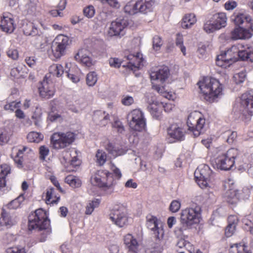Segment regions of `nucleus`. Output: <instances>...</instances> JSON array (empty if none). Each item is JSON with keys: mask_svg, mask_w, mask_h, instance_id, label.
Wrapping results in <instances>:
<instances>
[{"mask_svg": "<svg viewBox=\"0 0 253 253\" xmlns=\"http://www.w3.org/2000/svg\"><path fill=\"white\" fill-rule=\"evenodd\" d=\"M240 58L242 60L253 62V47L241 44L233 45L216 57V65L226 68Z\"/></svg>", "mask_w": 253, "mask_h": 253, "instance_id": "obj_1", "label": "nucleus"}, {"mask_svg": "<svg viewBox=\"0 0 253 253\" xmlns=\"http://www.w3.org/2000/svg\"><path fill=\"white\" fill-rule=\"evenodd\" d=\"M146 225L151 231V234L158 240V242L153 243L150 247L146 250L145 253H161L163 249L160 241L163 238L164 235L163 223L157 217L148 214L146 216Z\"/></svg>", "mask_w": 253, "mask_h": 253, "instance_id": "obj_2", "label": "nucleus"}, {"mask_svg": "<svg viewBox=\"0 0 253 253\" xmlns=\"http://www.w3.org/2000/svg\"><path fill=\"white\" fill-rule=\"evenodd\" d=\"M198 84L203 97L209 102L216 101L222 94V85L214 78H204Z\"/></svg>", "mask_w": 253, "mask_h": 253, "instance_id": "obj_3", "label": "nucleus"}, {"mask_svg": "<svg viewBox=\"0 0 253 253\" xmlns=\"http://www.w3.org/2000/svg\"><path fill=\"white\" fill-rule=\"evenodd\" d=\"M92 184L98 186L106 195H111L114 192L115 183L112 174L106 170L97 171L91 178Z\"/></svg>", "mask_w": 253, "mask_h": 253, "instance_id": "obj_4", "label": "nucleus"}, {"mask_svg": "<svg viewBox=\"0 0 253 253\" xmlns=\"http://www.w3.org/2000/svg\"><path fill=\"white\" fill-rule=\"evenodd\" d=\"M201 208L199 206L187 208L180 212L181 227H177L176 229L180 232L190 228L194 224L200 222Z\"/></svg>", "mask_w": 253, "mask_h": 253, "instance_id": "obj_5", "label": "nucleus"}, {"mask_svg": "<svg viewBox=\"0 0 253 253\" xmlns=\"http://www.w3.org/2000/svg\"><path fill=\"white\" fill-rule=\"evenodd\" d=\"M50 221L47 218L46 213L42 209L35 211L34 213L30 215L29 217V229L33 230L38 229L39 230H44L46 234H49V229Z\"/></svg>", "mask_w": 253, "mask_h": 253, "instance_id": "obj_6", "label": "nucleus"}, {"mask_svg": "<svg viewBox=\"0 0 253 253\" xmlns=\"http://www.w3.org/2000/svg\"><path fill=\"white\" fill-rule=\"evenodd\" d=\"M239 152L236 148H231L228 151L220 153L215 159V163L218 169L224 170L230 169L235 164V159Z\"/></svg>", "mask_w": 253, "mask_h": 253, "instance_id": "obj_7", "label": "nucleus"}, {"mask_svg": "<svg viewBox=\"0 0 253 253\" xmlns=\"http://www.w3.org/2000/svg\"><path fill=\"white\" fill-rule=\"evenodd\" d=\"M235 111L247 118L253 115V94L245 92L236 101L234 106Z\"/></svg>", "mask_w": 253, "mask_h": 253, "instance_id": "obj_8", "label": "nucleus"}, {"mask_svg": "<svg viewBox=\"0 0 253 253\" xmlns=\"http://www.w3.org/2000/svg\"><path fill=\"white\" fill-rule=\"evenodd\" d=\"M75 139V134L72 132H56L50 136V145L53 149L60 150L70 145Z\"/></svg>", "mask_w": 253, "mask_h": 253, "instance_id": "obj_9", "label": "nucleus"}, {"mask_svg": "<svg viewBox=\"0 0 253 253\" xmlns=\"http://www.w3.org/2000/svg\"><path fill=\"white\" fill-rule=\"evenodd\" d=\"M187 125L188 129L193 132L195 137L199 136L206 130L205 119L201 117L198 112L195 111L189 115Z\"/></svg>", "mask_w": 253, "mask_h": 253, "instance_id": "obj_10", "label": "nucleus"}, {"mask_svg": "<svg viewBox=\"0 0 253 253\" xmlns=\"http://www.w3.org/2000/svg\"><path fill=\"white\" fill-rule=\"evenodd\" d=\"M194 175L197 184L201 188L210 187L213 173L208 165H200L196 169Z\"/></svg>", "mask_w": 253, "mask_h": 253, "instance_id": "obj_11", "label": "nucleus"}, {"mask_svg": "<svg viewBox=\"0 0 253 253\" xmlns=\"http://www.w3.org/2000/svg\"><path fill=\"white\" fill-rule=\"evenodd\" d=\"M169 74V69L167 66L161 67L158 70L153 71L150 74V78L152 81L153 87L158 92L163 94L165 92V88L163 84L168 78Z\"/></svg>", "mask_w": 253, "mask_h": 253, "instance_id": "obj_12", "label": "nucleus"}, {"mask_svg": "<svg viewBox=\"0 0 253 253\" xmlns=\"http://www.w3.org/2000/svg\"><path fill=\"white\" fill-rule=\"evenodd\" d=\"M130 129L135 131L141 132L145 130L146 123L144 113L140 109H134L127 117Z\"/></svg>", "mask_w": 253, "mask_h": 253, "instance_id": "obj_13", "label": "nucleus"}, {"mask_svg": "<svg viewBox=\"0 0 253 253\" xmlns=\"http://www.w3.org/2000/svg\"><path fill=\"white\" fill-rule=\"evenodd\" d=\"M71 43V41L68 36L62 34L57 36L53 43L52 52L54 57L58 59L64 55Z\"/></svg>", "mask_w": 253, "mask_h": 253, "instance_id": "obj_14", "label": "nucleus"}, {"mask_svg": "<svg viewBox=\"0 0 253 253\" xmlns=\"http://www.w3.org/2000/svg\"><path fill=\"white\" fill-rule=\"evenodd\" d=\"M112 222L119 227H124L128 224L126 210L123 206L115 208L110 214Z\"/></svg>", "mask_w": 253, "mask_h": 253, "instance_id": "obj_15", "label": "nucleus"}, {"mask_svg": "<svg viewBox=\"0 0 253 253\" xmlns=\"http://www.w3.org/2000/svg\"><path fill=\"white\" fill-rule=\"evenodd\" d=\"M128 25V22L126 18H118L111 22L108 34L111 37L123 36Z\"/></svg>", "mask_w": 253, "mask_h": 253, "instance_id": "obj_16", "label": "nucleus"}, {"mask_svg": "<svg viewBox=\"0 0 253 253\" xmlns=\"http://www.w3.org/2000/svg\"><path fill=\"white\" fill-rule=\"evenodd\" d=\"M49 78L45 76L38 86L40 96L47 99L53 97L55 92L54 84Z\"/></svg>", "mask_w": 253, "mask_h": 253, "instance_id": "obj_17", "label": "nucleus"}, {"mask_svg": "<svg viewBox=\"0 0 253 253\" xmlns=\"http://www.w3.org/2000/svg\"><path fill=\"white\" fill-rule=\"evenodd\" d=\"M234 181L229 179L224 182V188L226 192L225 198L228 203L231 204H236L240 200L238 191L235 189Z\"/></svg>", "mask_w": 253, "mask_h": 253, "instance_id": "obj_18", "label": "nucleus"}, {"mask_svg": "<svg viewBox=\"0 0 253 253\" xmlns=\"http://www.w3.org/2000/svg\"><path fill=\"white\" fill-rule=\"evenodd\" d=\"M128 61L126 64H123L124 67H127L132 71H136L144 65V59L142 54L137 53L136 54H129L125 57Z\"/></svg>", "mask_w": 253, "mask_h": 253, "instance_id": "obj_19", "label": "nucleus"}, {"mask_svg": "<svg viewBox=\"0 0 253 253\" xmlns=\"http://www.w3.org/2000/svg\"><path fill=\"white\" fill-rule=\"evenodd\" d=\"M0 28L5 32L11 33L15 29V26L11 16L4 14L0 16Z\"/></svg>", "mask_w": 253, "mask_h": 253, "instance_id": "obj_20", "label": "nucleus"}, {"mask_svg": "<svg viewBox=\"0 0 253 253\" xmlns=\"http://www.w3.org/2000/svg\"><path fill=\"white\" fill-rule=\"evenodd\" d=\"M89 55L90 53L87 50L81 49L75 55V58L83 65L89 67L93 64L92 59Z\"/></svg>", "mask_w": 253, "mask_h": 253, "instance_id": "obj_21", "label": "nucleus"}, {"mask_svg": "<svg viewBox=\"0 0 253 253\" xmlns=\"http://www.w3.org/2000/svg\"><path fill=\"white\" fill-rule=\"evenodd\" d=\"M252 35L248 29L241 27H236L231 32V38L234 40L249 39Z\"/></svg>", "mask_w": 253, "mask_h": 253, "instance_id": "obj_22", "label": "nucleus"}, {"mask_svg": "<svg viewBox=\"0 0 253 253\" xmlns=\"http://www.w3.org/2000/svg\"><path fill=\"white\" fill-rule=\"evenodd\" d=\"M124 243L129 252L141 253L139 251L140 245L131 234H127L124 237Z\"/></svg>", "mask_w": 253, "mask_h": 253, "instance_id": "obj_23", "label": "nucleus"}, {"mask_svg": "<svg viewBox=\"0 0 253 253\" xmlns=\"http://www.w3.org/2000/svg\"><path fill=\"white\" fill-rule=\"evenodd\" d=\"M169 135L176 140L181 141L184 138V132L183 129L176 124L171 125L168 129Z\"/></svg>", "mask_w": 253, "mask_h": 253, "instance_id": "obj_24", "label": "nucleus"}, {"mask_svg": "<svg viewBox=\"0 0 253 253\" xmlns=\"http://www.w3.org/2000/svg\"><path fill=\"white\" fill-rule=\"evenodd\" d=\"M93 120L97 125L105 126L109 122V115L105 111H96L93 114Z\"/></svg>", "mask_w": 253, "mask_h": 253, "instance_id": "obj_25", "label": "nucleus"}, {"mask_svg": "<svg viewBox=\"0 0 253 253\" xmlns=\"http://www.w3.org/2000/svg\"><path fill=\"white\" fill-rule=\"evenodd\" d=\"M213 22L217 27L218 30L225 27L227 24V16L225 13L220 12L215 13L212 16Z\"/></svg>", "mask_w": 253, "mask_h": 253, "instance_id": "obj_26", "label": "nucleus"}, {"mask_svg": "<svg viewBox=\"0 0 253 253\" xmlns=\"http://www.w3.org/2000/svg\"><path fill=\"white\" fill-rule=\"evenodd\" d=\"M149 111L153 118L159 119L162 115V103L158 102H153L148 106Z\"/></svg>", "mask_w": 253, "mask_h": 253, "instance_id": "obj_27", "label": "nucleus"}, {"mask_svg": "<svg viewBox=\"0 0 253 253\" xmlns=\"http://www.w3.org/2000/svg\"><path fill=\"white\" fill-rule=\"evenodd\" d=\"M13 134L12 130L9 127L0 128V145H4L9 142Z\"/></svg>", "mask_w": 253, "mask_h": 253, "instance_id": "obj_28", "label": "nucleus"}, {"mask_svg": "<svg viewBox=\"0 0 253 253\" xmlns=\"http://www.w3.org/2000/svg\"><path fill=\"white\" fill-rule=\"evenodd\" d=\"M232 19L237 25L242 24L245 21L250 24L252 22L251 16L245 12L235 13L232 16Z\"/></svg>", "mask_w": 253, "mask_h": 253, "instance_id": "obj_29", "label": "nucleus"}, {"mask_svg": "<svg viewBox=\"0 0 253 253\" xmlns=\"http://www.w3.org/2000/svg\"><path fill=\"white\" fill-rule=\"evenodd\" d=\"M138 3H139V12L146 13L152 10L154 1L153 0H142L138 1Z\"/></svg>", "mask_w": 253, "mask_h": 253, "instance_id": "obj_30", "label": "nucleus"}, {"mask_svg": "<svg viewBox=\"0 0 253 253\" xmlns=\"http://www.w3.org/2000/svg\"><path fill=\"white\" fill-rule=\"evenodd\" d=\"M24 34L26 36L40 37L42 32L39 30L38 27L34 23H30L27 25L24 30Z\"/></svg>", "mask_w": 253, "mask_h": 253, "instance_id": "obj_31", "label": "nucleus"}, {"mask_svg": "<svg viewBox=\"0 0 253 253\" xmlns=\"http://www.w3.org/2000/svg\"><path fill=\"white\" fill-rule=\"evenodd\" d=\"M54 188H48L46 190L45 199L47 204L53 205L56 204L60 200V197L55 195Z\"/></svg>", "mask_w": 253, "mask_h": 253, "instance_id": "obj_32", "label": "nucleus"}, {"mask_svg": "<svg viewBox=\"0 0 253 253\" xmlns=\"http://www.w3.org/2000/svg\"><path fill=\"white\" fill-rule=\"evenodd\" d=\"M197 21L196 16L193 13L186 14L183 18L181 22V27L183 29L190 28Z\"/></svg>", "mask_w": 253, "mask_h": 253, "instance_id": "obj_33", "label": "nucleus"}, {"mask_svg": "<svg viewBox=\"0 0 253 253\" xmlns=\"http://www.w3.org/2000/svg\"><path fill=\"white\" fill-rule=\"evenodd\" d=\"M16 220L13 219L9 213L2 211L1 216L0 218V224L2 226H5L7 228L10 227L16 223Z\"/></svg>", "mask_w": 253, "mask_h": 253, "instance_id": "obj_34", "label": "nucleus"}, {"mask_svg": "<svg viewBox=\"0 0 253 253\" xmlns=\"http://www.w3.org/2000/svg\"><path fill=\"white\" fill-rule=\"evenodd\" d=\"M37 0H29L24 6V11L27 14L35 15L38 11Z\"/></svg>", "mask_w": 253, "mask_h": 253, "instance_id": "obj_35", "label": "nucleus"}, {"mask_svg": "<svg viewBox=\"0 0 253 253\" xmlns=\"http://www.w3.org/2000/svg\"><path fill=\"white\" fill-rule=\"evenodd\" d=\"M138 5V1H130L124 7V11L129 15H133L139 12Z\"/></svg>", "mask_w": 253, "mask_h": 253, "instance_id": "obj_36", "label": "nucleus"}, {"mask_svg": "<svg viewBox=\"0 0 253 253\" xmlns=\"http://www.w3.org/2000/svg\"><path fill=\"white\" fill-rule=\"evenodd\" d=\"M229 252L230 253H252L245 244L241 243L231 245Z\"/></svg>", "mask_w": 253, "mask_h": 253, "instance_id": "obj_37", "label": "nucleus"}, {"mask_svg": "<svg viewBox=\"0 0 253 253\" xmlns=\"http://www.w3.org/2000/svg\"><path fill=\"white\" fill-rule=\"evenodd\" d=\"M49 73L53 77H60L64 73L63 67L61 64H53L49 67Z\"/></svg>", "mask_w": 253, "mask_h": 253, "instance_id": "obj_38", "label": "nucleus"}, {"mask_svg": "<svg viewBox=\"0 0 253 253\" xmlns=\"http://www.w3.org/2000/svg\"><path fill=\"white\" fill-rule=\"evenodd\" d=\"M105 149L113 157H116L118 156H120L123 154L121 150H119L114 145L107 141L106 144L104 145Z\"/></svg>", "mask_w": 253, "mask_h": 253, "instance_id": "obj_39", "label": "nucleus"}, {"mask_svg": "<svg viewBox=\"0 0 253 253\" xmlns=\"http://www.w3.org/2000/svg\"><path fill=\"white\" fill-rule=\"evenodd\" d=\"M107 160L106 153L102 150H98L95 154V161L99 166L104 165Z\"/></svg>", "mask_w": 253, "mask_h": 253, "instance_id": "obj_40", "label": "nucleus"}, {"mask_svg": "<svg viewBox=\"0 0 253 253\" xmlns=\"http://www.w3.org/2000/svg\"><path fill=\"white\" fill-rule=\"evenodd\" d=\"M71 156V150L70 151L67 150L63 151L59 155V159L61 164L65 167L68 166Z\"/></svg>", "mask_w": 253, "mask_h": 253, "instance_id": "obj_41", "label": "nucleus"}, {"mask_svg": "<svg viewBox=\"0 0 253 253\" xmlns=\"http://www.w3.org/2000/svg\"><path fill=\"white\" fill-rule=\"evenodd\" d=\"M177 246L180 248H182V246H183L186 251V252L185 251H178L179 253H186V252L193 253L194 252V249L191 243L184 240L179 241L178 242Z\"/></svg>", "mask_w": 253, "mask_h": 253, "instance_id": "obj_42", "label": "nucleus"}, {"mask_svg": "<svg viewBox=\"0 0 253 253\" xmlns=\"http://www.w3.org/2000/svg\"><path fill=\"white\" fill-rule=\"evenodd\" d=\"M100 203V200L97 199H93L89 202L86 206L85 213L87 215L91 214L94 210L99 206Z\"/></svg>", "mask_w": 253, "mask_h": 253, "instance_id": "obj_43", "label": "nucleus"}, {"mask_svg": "<svg viewBox=\"0 0 253 253\" xmlns=\"http://www.w3.org/2000/svg\"><path fill=\"white\" fill-rule=\"evenodd\" d=\"M65 182L73 188L79 187L81 185V181L77 177L70 175L65 178Z\"/></svg>", "mask_w": 253, "mask_h": 253, "instance_id": "obj_44", "label": "nucleus"}, {"mask_svg": "<svg viewBox=\"0 0 253 253\" xmlns=\"http://www.w3.org/2000/svg\"><path fill=\"white\" fill-rule=\"evenodd\" d=\"M43 138V135L39 132L32 131L29 133L27 135V138L30 142L39 143Z\"/></svg>", "mask_w": 253, "mask_h": 253, "instance_id": "obj_45", "label": "nucleus"}, {"mask_svg": "<svg viewBox=\"0 0 253 253\" xmlns=\"http://www.w3.org/2000/svg\"><path fill=\"white\" fill-rule=\"evenodd\" d=\"M212 17L207 20L204 25V29L207 33H211L217 30L218 29L214 22H213Z\"/></svg>", "mask_w": 253, "mask_h": 253, "instance_id": "obj_46", "label": "nucleus"}, {"mask_svg": "<svg viewBox=\"0 0 253 253\" xmlns=\"http://www.w3.org/2000/svg\"><path fill=\"white\" fill-rule=\"evenodd\" d=\"M97 80V75L94 72H90L86 75V84L89 86H94L96 83Z\"/></svg>", "mask_w": 253, "mask_h": 253, "instance_id": "obj_47", "label": "nucleus"}, {"mask_svg": "<svg viewBox=\"0 0 253 253\" xmlns=\"http://www.w3.org/2000/svg\"><path fill=\"white\" fill-rule=\"evenodd\" d=\"M27 149L26 147H24L22 150H18L16 152V155L13 156V160L18 167H21L23 162V153Z\"/></svg>", "mask_w": 253, "mask_h": 253, "instance_id": "obj_48", "label": "nucleus"}, {"mask_svg": "<svg viewBox=\"0 0 253 253\" xmlns=\"http://www.w3.org/2000/svg\"><path fill=\"white\" fill-rule=\"evenodd\" d=\"M24 195L21 194L17 198L11 201V202L8 204V207L9 209H16L18 208L22 203L24 201Z\"/></svg>", "mask_w": 253, "mask_h": 253, "instance_id": "obj_49", "label": "nucleus"}, {"mask_svg": "<svg viewBox=\"0 0 253 253\" xmlns=\"http://www.w3.org/2000/svg\"><path fill=\"white\" fill-rule=\"evenodd\" d=\"M22 70L23 66L19 65L11 69L10 74L15 78H19L24 76V72Z\"/></svg>", "mask_w": 253, "mask_h": 253, "instance_id": "obj_50", "label": "nucleus"}, {"mask_svg": "<svg viewBox=\"0 0 253 253\" xmlns=\"http://www.w3.org/2000/svg\"><path fill=\"white\" fill-rule=\"evenodd\" d=\"M163 44L162 38L159 36H155L153 39V47L156 51L159 50Z\"/></svg>", "mask_w": 253, "mask_h": 253, "instance_id": "obj_51", "label": "nucleus"}, {"mask_svg": "<svg viewBox=\"0 0 253 253\" xmlns=\"http://www.w3.org/2000/svg\"><path fill=\"white\" fill-rule=\"evenodd\" d=\"M72 159H70L69 164L73 167H76L80 166L81 164L80 160L77 158V151L75 150H72Z\"/></svg>", "mask_w": 253, "mask_h": 253, "instance_id": "obj_52", "label": "nucleus"}, {"mask_svg": "<svg viewBox=\"0 0 253 253\" xmlns=\"http://www.w3.org/2000/svg\"><path fill=\"white\" fill-rule=\"evenodd\" d=\"M134 102V98L129 95H123L121 99V103L126 106H130Z\"/></svg>", "mask_w": 253, "mask_h": 253, "instance_id": "obj_53", "label": "nucleus"}, {"mask_svg": "<svg viewBox=\"0 0 253 253\" xmlns=\"http://www.w3.org/2000/svg\"><path fill=\"white\" fill-rule=\"evenodd\" d=\"M246 77L245 72H241L238 74H236L233 76V80L236 84H240L243 83Z\"/></svg>", "mask_w": 253, "mask_h": 253, "instance_id": "obj_54", "label": "nucleus"}, {"mask_svg": "<svg viewBox=\"0 0 253 253\" xmlns=\"http://www.w3.org/2000/svg\"><path fill=\"white\" fill-rule=\"evenodd\" d=\"M49 153V150L47 146L42 145L39 148L40 159L41 160H45V158L48 155Z\"/></svg>", "mask_w": 253, "mask_h": 253, "instance_id": "obj_55", "label": "nucleus"}, {"mask_svg": "<svg viewBox=\"0 0 253 253\" xmlns=\"http://www.w3.org/2000/svg\"><path fill=\"white\" fill-rule=\"evenodd\" d=\"M10 167L7 164H3L0 166V177H5L10 173Z\"/></svg>", "mask_w": 253, "mask_h": 253, "instance_id": "obj_56", "label": "nucleus"}, {"mask_svg": "<svg viewBox=\"0 0 253 253\" xmlns=\"http://www.w3.org/2000/svg\"><path fill=\"white\" fill-rule=\"evenodd\" d=\"M181 207V203L179 200H173L169 206V209L172 212H176Z\"/></svg>", "mask_w": 253, "mask_h": 253, "instance_id": "obj_57", "label": "nucleus"}, {"mask_svg": "<svg viewBox=\"0 0 253 253\" xmlns=\"http://www.w3.org/2000/svg\"><path fill=\"white\" fill-rule=\"evenodd\" d=\"M84 14L87 18L92 17L95 14V9L92 5H89L84 9Z\"/></svg>", "mask_w": 253, "mask_h": 253, "instance_id": "obj_58", "label": "nucleus"}, {"mask_svg": "<svg viewBox=\"0 0 253 253\" xmlns=\"http://www.w3.org/2000/svg\"><path fill=\"white\" fill-rule=\"evenodd\" d=\"M62 119V117L60 114L53 112H50L47 117V120L51 122L60 121Z\"/></svg>", "mask_w": 253, "mask_h": 253, "instance_id": "obj_59", "label": "nucleus"}, {"mask_svg": "<svg viewBox=\"0 0 253 253\" xmlns=\"http://www.w3.org/2000/svg\"><path fill=\"white\" fill-rule=\"evenodd\" d=\"M8 57L13 60H17L19 57L18 50L14 48H10L6 52Z\"/></svg>", "mask_w": 253, "mask_h": 253, "instance_id": "obj_60", "label": "nucleus"}, {"mask_svg": "<svg viewBox=\"0 0 253 253\" xmlns=\"http://www.w3.org/2000/svg\"><path fill=\"white\" fill-rule=\"evenodd\" d=\"M20 104V102L12 101L9 103L6 104L4 106V108L6 110L13 111L15 109L19 107Z\"/></svg>", "mask_w": 253, "mask_h": 253, "instance_id": "obj_61", "label": "nucleus"}, {"mask_svg": "<svg viewBox=\"0 0 253 253\" xmlns=\"http://www.w3.org/2000/svg\"><path fill=\"white\" fill-rule=\"evenodd\" d=\"M5 253H26V252L24 248L16 246L7 249Z\"/></svg>", "mask_w": 253, "mask_h": 253, "instance_id": "obj_62", "label": "nucleus"}, {"mask_svg": "<svg viewBox=\"0 0 253 253\" xmlns=\"http://www.w3.org/2000/svg\"><path fill=\"white\" fill-rule=\"evenodd\" d=\"M110 65L114 68H119L123 64L119 59L117 58H111L109 60Z\"/></svg>", "mask_w": 253, "mask_h": 253, "instance_id": "obj_63", "label": "nucleus"}, {"mask_svg": "<svg viewBox=\"0 0 253 253\" xmlns=\"http://www.w3.org/2000/svg\"><path fill=\"white\" fill-rule=\"evenodd\" d=\"M237 6V3L234 0H229L224 4V8L226 10H232Z\"/></svg>", "mask_w": 253, "mask_h": 253, "instance_id": "obj_64", "label": "nucleus"}]
</instances>
